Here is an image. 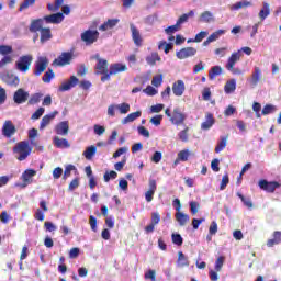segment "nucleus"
<instances>
[{
  "label": "nucleus",
  "instance_id": "38",
  "mask_svg": "<svg viewBox=\"0 0 281 281\" xmlns=\"http://www.w3.org/2000/svg\"><path fill=\"white\" fill-rule=\"evenodd\" d=\"M225 93H234L236 91V79L228 80L224 86Z\"/></svg>",
  "mask_w": 281,
  "mask_h": 281
},
{
  "label": "nucleus",
  "instance_id": "17",
  "mask_svg": "<svg viewBox=\"0 0 281 281\" xmlns=\"http://www.w3.org/2000/svg\"><path fill=\"white\" fill-rule=\"evenodd\" d=\"M78 82H79L78 77L71 76L68 81L63 82L59 86L58 91H60L61 93L65 91H70V89H74V87H76Z\"/></svg>",
  "mask_w": 281,
  "mask_h": 281
},
{
  "label": "nucleus",
  "instance_id": "29",
  "mask_svg": "<svg viewBox=\"0 0 281 281\" xmlns=\"http://www.w3.org/2000/svg\"><path fill=\"white\" fill-rule=\"evenodd\" d=\"M146 63L149 64L151 67H155L157 63H161V57L159 56V53L154 52L150 55L146 57Z\"/></svg>",
  "mask_w": 281,
  "mask_h": 281
},
{
  "label": "nucleus",
  "instance_id": "34",
  "mask_svg": "<svg viewBox=\"0 0 281 281\" xmlns=\"http://www.w3.org/2000/svg\"><path fill=\"white\" fill-rule=\"evenodd\" d=\"M177 267H190V261L188 257L183 254V251L178 252Z\"/></svg>",
  "mask_w": 281,
  "mask_h": 281
},
{
  "label": "nucleus",
  "instance_id": "13",
  "mask_svg": "<svg viewBox=\"0 0 281 281\" xmlns=\"http://www.w3.org/2000/svg\"><path fill=\"white\" fill-rule=\"evenodd\" d=\"M43 19H44V22H46V24L58 25L60 24L61 21H65V15L58 12V13H53L50 15H46Z\"/></svg>",
  "mask_w": 281,
  "mask_h": 281
},
{
  "label": "nucleus",
  "instance_id": "14",
  "mask_svg": "<svg viewBox=\"0 0 281 281\" xmlns=\"http://www.w3.org/2000/svg\"><path fill=\"white\" fill-rule=\"evenodd\" d=\"M16 134V126H14V123L12 121H5L3 126H2V135L10 139L12 135Z\"/></svg>",
  "mask_w": 281,
  "mask_h": 281
},
{
  "label": "nucleus",
  "instance_id": "57",
  "mask_svg": "<svg viewBox=\"0 0 281 281\" xmlns=\"http://www.w3.org/2000/svg\"><path fill=\"white\" fill-rule=\"evenodd\" d=\"M145 280L157 281V272L155 270H148L145 276Z\"/></svg>",
  "mask_w": 281,
  "mask_h": 281
},
{
  "label": "nucleus",
  "instance_id": "40",
  "mask_svg": "<svg viewBox=\"0 0 281 281\" xmlns=\"http://www.w3.org/2000/svg\"><path fill=\"white\" fill-rule=\"evenodd\" d=\"M190 16H194V11H189L188 13L182 14L177 20L176 23L181 27V25H183V23H188V20L190 19Z\"/></svg>",
  "mask_w": 281,
  "mask_h": 281
},
{
  "label": "nucleus",
  "instance_id": "51",
  "mask_svg": "<svg viewBox=\"0 0 281 281\" xmlns=\"http://www.w3.org/2000/svg\"><path fill=\"white\" fill-rule=\"evenodd\" d=\"M41 98H43V93H35L30 98L27 104L30 105L38 104V102H41Z\"/></svg>",
  "mask_w": 281,
  "mask_h": 281
},
{
  "label": "nucleus",
  "instance_id": "43",
  "mask_svg": "<svg viewBox=\"0 0 281 281\" xmlns=\"http://www.w3.org/2000/svg\"><path fill=\"white\" fill-rule=\"evenodd\" d=\"M173 47L172 43H167L166 41L160 42L158 45V49H164L165 54H169Z\"/></svg>",
  "mask_w": 281,
  "mask_h": 281
},
{
  "label": "nucleus",
  "instance_id": "20",
  "mask_svg": "<svg viewBox=\"0 0 281 281\" xmlns=\"http://www.w3.org/2000/svg\"><path fill=\"white\" fill-rule=\"evenodd\" d=\"M155 192H157V181L155 179L149 180V190L145 193V200L147 203L153 201V196H155Z\"/></svg>",
  "mask_w": 281,
  "mask_h": 281
},
{
  "label": "nucleus",
  "instance_id": "24",
  "mask_svg": "<svg viewBox=\"0 0 281 281\" xmlns=\"http://www.w3.org/2000/svg\"><path fill=\"white\" fill-rule=\"evenodd\" d=\"M120 23V19H109L103 24L99 26L100 32H108V30H113Z\"/></svg>",
  "mask_w": 281,
  "mask_h": 281
},
{
  "label": "nucleus",
  "instance_id": "64",
  "mask_svg": "<svg viewBox=\"0 0 281 281\" xmlns=\"http://www.w3.org/2000/svg\"><path fill=\"white\" fill-rule=\"evenodd\" d=\"M160 221H161V215L159 213H157V212L151 213V222L150 223L153 225H159Z\"/></svg>",
  "mask_w": 281,
  "mask_h": 281
},
{
  "label": "nucleus",
  "instance_id": "16",
  "mask_svg": "<svg viewBox=\"0 0 281 281\" xmlns=\"http://www.w3.org/2000/svg\"><path fill=\"white\" fill-rule=\"evenodd\" d=\"M130 30L132 32V40L136 47H142L144 38H142V34L139 33V30H137V26H135V24H130Z\"/></svg>",
  "mask_w": 281,
  "mask_h": 281
},
{
  "label": "nucleus",
  "instance_id": "42",
  "mask_svg": "<svg viewBox=\"0 0 281 281\" xmlns=\"http://www.w3.org/2000/svg\"><path fill=\"white\" fill-rule=\"evenodd\" d=\"M36 175V170L34 169H27L22 173V179L24 181V183H27V181H30L32 179V177H35Z\"/></svg>",
  "mask_w": 281,
  "mask_h": 281
},
{
  "label": "nucleus",
  "instance_id": "59",
  "mask_svg": "<svg viewBox=\"0 0 281 281\" xmlns=\"http://www.w3.org/2000/svg\"><path fill=\"white\" fill-rule=\"evenodd\" d=\"M188 131H190V127H186L179 132L178 137L181 142H188Z\"/></svg>",
  "mask_w": 281,
  "mask_h": 281
},
{
  "label": "nucleus",
  "instance_id": "23",
  "mask_svg": "<svg viewBox=\"0 0 281 281\" xmlns=\"http://www.w3.org/2000/svg\"><path fill=\"white\" fill-rule=\"evenodd\" d=\"M216 120L214 119V114L206 113L205 121L201 123L202 131H210L212 126H214Z\"/></svg>",
  "mask_w": 281,
  "mask_h": 281
},
{
  "label": "nucleus",
  "instance_id": "25",
  "mask_svg": "<svg viewBox=\"0 0 281 281\" xmlns=\"http://www.w3.org/2000/svg\"><path fill=\"white\" fill-rule=\"evenodd\" d=\"M55 132L57 135H68L69 134V123L67 121H63L58 123L55 127Z\"/></svg>",
  "mask_w": 281,
  "mask_h": 281
},
{
  "label": "nucleus",
  "instance_id": "49",
  "mask_svg": "<svg viewBox=\"0 0 281 281\" xmlns=\"http://www.w3.org/2000/svg\"><path fill=\"white\" fill-rule=\"evenodd\" d=\"M171 240L173 245H177L178 247H181L183 245V237H181V234H172Z\"/></svg>",
  "mask_w": 281,
  "mask_h": 281
},
{
  "label": "nucleus",
  "instance_id": "30",
  "mask_svg": "<svg viewBox=\"0 0 281 281\" xmlns=\"http://www.w3.org/2000/svg\"><path fill=\"white\" fill-rule=\"evenodd\" d=\"M280 243H281V232L280 231H276L273 233V238L272 239H268L267 247H276V245H280Z\"/></svg>",
  "mask_w": 281,
  "mask_h": 281
},
{
  "label": "nucleus",
  "instance_id": "52",
  "mask_svg": "<svg viewBox=\"0 0 281 281\" xmlns=\"http://www.w3.org/2000/svg\"><path fill=\"white\" fill-rule=\"evenodd\" d=\"M161 82H164V75L154 76L151 79L153 87H161Z\"/></svg>",
  "mask_w": 281,
  "mask_h": 281
},
{
  "label": "nucleus",
  "instance_id": "21",
  "mask_svg": "<svg viewBox=\"0 0 281 281\" xmlns=\"http://www.w3.org/2000/svg\"><path fill=\"white\" fill-rule=\"evenodd\" d=\"M261 78L262 70L260 69V67L256 66L250 78V87H258V82H260Z\"/></svg>",
  "mask_w": 281,
  "mask_h": 281
},
{
  "label": "nucleus",
  "instance_id": "36",
  "mask_svg": "<svg viewBox=\"0 0 281 281\" xmlns=\"http://www.w3.org/2000/svg\"><path fill=\"white\" fill-rule=\"evenodd\" d=\"M221 74H223V68L221 66H213L209 70V80H214V78H216V76H221Z\"/></svg>",
  "mask_w": 281,
  "mask_h": 281
},
{
  "label": "nucleus",
  "instance_id": "55",
  "mask_svg": "<svg viewBox=\"0 0 281 281\" xmlns=\"http://www.w3.org/2000/svg\"><path fill=\"white\" fill-rule=\"evenodd\" d=\"M7 85H10V87H18L20 80L19 77L16 76H11L8 77V79L5 80Z\"/></svg>",
  "mask_w": 281,
  "mask_h": 281
},
{
  "label": "nucleus",
  "instance_id": "62",
  "mask_svg": "<svg viewBox=\"0 0 281 281\" xmlns=\"http://www.w3.org/2000/svg\"><path fill=\"white\" fill-rule=\"evenodd\" d=\"M76 170V166L67 165L64 171V179L71 177V171Z\"/></svg>",
  "mask_w": 281,
  "mask_h": 281
},
{
  "label": "nucleus",
  "instance_id": "35",
  "mask_svg": "<svg viewBox=\"0 0 281 281\" xmlns=\"http://www.w3.org/2000/svg\"><path fill=\"white\" fill-rule=\"evenodd\" d=\"M138 117H142V111H136L133 113H130L125 119L122 120V124H128L131 122H135Z\"/></svg>",
  "mask_w": 281,
  "mask_h": 281
},
{
  "label": "nucleus",
  "instance_id": "31",
  "mask_svg": "<svg viewBox=\"0 0 281 281\" xmlns=\"http://www.w3.org/2000/svg\"><path fill=\"white\" fill-rule=\"evenodd\" d=\"M262 9L259 11V19L260 21H265L269 14H271V8L268 2L262 3Z\"/></svg>",
  "mask_w": 281,
  "mask_h": 281
},
{
  "label": "nucleus",
  "instance_id": "10",
  "mask_svg": "<svg viewBox=\"0 0 281 281\" xmlns=\"http://www.w3.org/2000/svg\"><path fill=\"white\" fill-rule=\"evenodd\" d=\"M49 65V59L47 57H40L35 61V68L33 70L34 76H41V74L45 72Z\"/></svg>",
  "mask_w": 281,
  "mask_h": 281
},
{
  "label": "nucleus",
  "instance_id": "50",
  "mask_svg": "<svg viewBox=\"0 0 281 281\" xmlns=\"http://www.w3.org/2000/svg\"><path fill=\"white\" fill-rule=\"evenodd\" d=\"M103 179L105 181V183H109V181H111V179H117V172L116 171H105V173L103 175Z\"/></svg>",
  "mask_w": 281,
  "mask_h": 281
},
{
  "label": "nucleus",
  "instance_id": "44",
  "mask_svg": "<svg viewBox=\"0 0 281 281\" xmlns=\"http://www.w3.org/2000/svg\"><path fill=\"white\" fill-rule=\"evenodd\" d=\"M36 3V0H24L20 7H19V12H23V10H27V8H32Z\"/></svg>",
  "mask_w": 281,
  "mask_h": 281
},
{
  "label": "nucleus",
  "instance_id": "22",
  "mask_svg": "<svg viewBox=\"0 0 281 281\" xmlns=\"http://www.w3.org/2000/svg\"><path fill=\"white\" fill-rule=\"evenodd\" d=\"M43 22H45L44 18L32 20L29 26L30 32H32L33 34H36V32H41L44 29Z\"/></svg>",
  "mask_w": 281,
  "mask_h": 281
},
{
  "label": "nucleus",
  "instance_id": "61",
  "mask_svg": "<svg viewBox=\"0 0 281 281\" xmlns=\"http://www.w3.org/2000/svg\"><path fill=\"white\" fill-rule=\"evenodd\" d=\"M225 263V257L221 256L217 258V260L215 261V271H221V269H223V265Z\"/></svg>",
  "mask_w": 281,
  "mask_h": 281
},
{
  "label": "nucleus",
  "instance_id": "6",
  "mask_svg": "<svg viewBox=\"0 0 281 281\" xmlns=\"http://www.w3.org/2000/svg\"><path fill=\"white\" fill-rule=\"evenodd\" d=\"M32 60H34L32 55L21 56L19 60L15 61V69L22 74H27V71H30V67L32 66Z\"/></svg>",
  "mask_w": 281,
  "mask_h": 281
},
{
  "label": "nucleus",
  "instance_id": "7",
  "mask_svg": "<svg viewBox=\"0 0 281 281\" xmlns=\"http://www.w3.org/2000/svg\"><path fill=\"white\" fill-rule=\"evenodd\" d=\"M98 38H100V32L98 30H86L81 33V41L86 45L98 43Z\"/></svg>",
  "mask_w": 281,
  "mask_h": 281
},
{
  "label": "nucleus",
  "instance_id": "47",
  "mask_svg": "<svg viewBox=\"0 0 281 281\" xmlns=\"http://www.w3.org/2000/svg\"><path fill=\"white\" fill-rule=\"evenodd\" d=\"M190 150L184 149V150H180L178 153V161H188V159L190 158Z\"/></svg>",
  "mask_w": 281,
  "mask_h": 281
},
{
  "label": "nucleus",
  "instance_id": "58",
  "mask_svg": "<svg viewBox=\"0 0 281 281\" xmlns=\"http://www.w3.org/2000/svg\"><path fill=\"white\" fill-rule=\"evenodd\" d=\"M89 224H90L92 232H98V218H95V216L90 215Z\"/></svg>",
  "mask_w": 281,
  "mask_h": 281
},
{
  "label": "nucleus",
  "instance_id": "15",
  "mask_svg": "<svg viewBox=\"0 0 281 281\" xmlns=\"http://www.w3.org/2000/svg\"><path fill=\"white\" fill-rule=\"evenodd\" d=\"M27 98H30V93L23 90V88L18 89L13 95L15 104H24V102H27Z\"/></svg>",
  "mask_w": 281,
  "mask_h": 281
},
{
  "label": "nucleus",
  "instance_id": "60",
  "mask_svg": "<svg viewBox=\"0 0 281 281\" xmlns=\"http://www.w3.org/2000/svg\"><path fill=\"white\" fill-rule=\"evenodd\" d=\"M276 111V105L267 104L263 106L261 113L262 115H269L270 113H273Z\"/></svg>",
  "mask_w": 281,
  "mask_h": 281
},
{
  "label": "nucleus",
  "instance_id": "26",
  "mask_svg": "<svg viewBox=\"0 0 281 281\" xmlns=\"http://www.w3.org/2000/svg\"><path fill=\"white\" fill-rule=\"evenodd\" d=\"M176 221L180 225V227H186V225H188V223H190V215H188L183 212H177Z\"/></svg>",
  "mask_w": 281,
  "mask_h": 281
},
{
  "label": "nucleus",
  "instance_id": "3",
  "mask_svg": "<svg viewBox=\"0 0 281 281\" xmlns=\"http://www.w3.org/2000/svg\"><path fill=\"white\" fill-rule=\"evenodd\" d=\"M124 71H128V67H126V65L122 63L111 64L109 72L101 77V82H106L111 80V76H117V74H123Z\"/></svg>",
  "mask_w": 281,
  "mask_h": 281
},
{
  "label": "nucleus",
  "instance_id": "18",
  "mask_svg": "<svg viewBox=\"0 0 281 281\" xmlns=\"http://www.w3.org/2000/svg\"><path fill=\"white\" fill-rule=\"evenodd\" d=\"M57 115H58V111H54L49 114L44 115L40 123V131H44L45 128H47V126H49V124H52V121L56 120Z\"/></svg>",
  "mask_w": 281,
  "mask_h": 281
},
{
  "label": "nucleus",
  "instance_id": "12",
  "mask_svg": "<svg viewBox=\"0 0 281 281\" xmlns=\"http://www.w3.org/2000/svg\"><path fill=\"white\" fill-rule=\"evenodd\" d=\"M169 121L171 122V124H175L176 126H179V125L183 124V122H186V114H183L181 112V109L176 108L173 110L172 117L169 119Z\"/></svg>",
  "mask_w": 281,
  "mask_h": 281
},
{
  "label": "nucleus",
  "instance_id": "5",
  "mask_svg": "<svg viewBox=\"0 0 281 281\" xmlns=\"http://www.w3.org/2000/svg\"><path fill=\"white\" fill-rule=\"evenodd\" d=\"M93 58L97 60L94 66L95 76H106V74H109V61L106 59H102L100 54H95Z\"/></svg>",
  "mask_w": 281,
  "mask_h": 281
},
{
  "label": "nucleus",
  "instance_id": "32",
  "mask_svg": "<svg viewBox=\"0 0 281 281\" xmlns=\"http://www.w3.org/2000/svg\"><path fill=\"white\" fill-rule=\"evenodd\" d=\"M252 3L249 2L248 0H241L239 2H236L235 4L231 5L232 11L236 10H243V8H251Z\"/></svg>",
  "mask_w": 281,
  "mask_h": 281
},
{
  "label": "nucleus",
  "instance_id": "2",
  "mask_svg": "<svg viewBox=\"0 0 281 281\" xmlns=\"http://www.w3.org/2000/svg\"><path fill=\"white\" fill-rule=\"evenodd\" d=\"M240 50L232 53L231 57L228 58L225 68L227 69V71H231V74H233L234 76H240V74H243V70H240V68H235L236 67V63H238V60H240Z\"/></svg>",
  "mask_w": 281,
  "mask_h": 281
},
{
  "label": "nucleus",
  "instance_id": "27",
  "mask_svg": "<svg viewBox=\"0 0 281 281\" xmlns=\"http://www.w3.org/2000/svg\"><path fill=\"white\" fill-rule=\"evenodd\" d=\"M52 29L44 27L40 31V42L41 43H47V41H52Z\"/></svg>",
  "mask_w": 281,
  "mask_h": 281
},
{
  "label": "nucleus",
  "instance_id": "33",
  "mask_svg": "<svg viewBox=\"0 0 281 281\" xmlns=\"http://www.w3.org/2000/svg\"><path fill=\"white\" fill-rule=\"evenodd\" d=\"M95 153H98V147H95L94 145H91L87 147L86 150L83 151V157L88 159V161H90V159H93V157L95 156Z\"/></svg>",
  "mask_w": 281,
  "mask_h": 281
},
{
  "label": "nucleus",
  "instance_id": "63",
  "mask_svg": "<svg viewBox=\"0 0 281 281\" xmlns=\"http://www.w3.org/2000/svg\"><path fill=\"white\" fill-rule=\"evenodd\" d=\"M45 113V108L37 109L31 116V120H41V116Z\"/></svg>",
  "mask_w": 281,
  "mask_h": 281
},
{
  "label": "nucleus",
  "instance_id": "8",
  "mask_svg": "<svg viewBox=\"0 0 281 281\" xmlns=\"http://www.w3.org/2000/svg\"><path fill=\"white\" fill-rule=\"evenodd\" d=\"M74 60V52H64L56 59H54V67H66V65H71Z\"/></svg>",
  "mask_w": 281,
  "mask_h": 281
},
{
  "label": "nucleus",
  "instance_id": "19",
  "mask_svg": "<svg viewBox=\"0 0 281 281\" xmlns=\"http://www.w3.org/2000/svg\"><path fill=\"white\" fill-rule=\"evenodd\" d=\"M172 92L177 98H181V95L186 93V82H183V80L175 81L172 85Z\"/></svg>",
  "mask_w": 281,
  "mask_h": 281
},
{
  "label": "nucleus",
  "instance_id": "48",
  "mask_svg": "<svg viewBox=\"0 0 281 281\" xmlns=\"http://www.w3.org/2000/svg\"><path fill=\"white\" fill-rule=\"evenodd\" d=\"M116 109L120 111L121 115H126L128 111H131V104L128 103H121L116 105Z\"/></svg>",
  "mask_w": 281,
  "mask_h": 281
},
{
  "label": "nucleus",
  "instance_id": "45",
  "mask_svg": "<svg viewBox=\"0 0 281 281\" xmlns=\"http://www.w3.org/2000/svg\"><path fill=\"white\" fill-rule=\"evenodd\" d=\"M237 196L238 199H240V201L244 203L246 207H249V209L254 207V203L251 202V199L245 198V195H243V193L240 192H237Z\"/></svg>",
  "mask_w": 281,
  "mask_h": 281
},
{
  "label": "nucleus",
  "instance_id": "53",
  "mask_svg": "<svg viewBox=\"0 0 281 281\" xmlns=\"http://www.w3.org/2000/svg\"><path fill=\"white\" fill-rule=\"evenodd\" d=\"M79 187H80V178H75L69 183L68 190H69V192H74V190H76Z\"/></svg>",
  "mask_w": 281,
  "mask_h": 281
},
{
  "label": "nucleus",
  "instance_id": "39",
  "mask_svg": "<svg viewBox=\"0 0 281 281\" xmlns=\"http://www.w3.org/2000/svg\"><path fill=\"white\" fill-rule=\"evenodd\" d=\"M53 78H56V74H54L53 69L48 68V70L42 77V80L46 85H49V82H52Z\"/></svg>",
  "mask_w": 281,
  "mask_h": 281
},
{
  "label": "nucleus",
  "instance_id": "9",
  "mask_svg": "<svg viewBox=\"0 0 281 281\" xmlns=\"http://www.w3.org/2000/svg\"><path fill=\"white\" fill-rule=\"evenodd\" d=\"M258 186L260 190L273 194L278 188H281V183L278 181H267L265 179L259 180Z\"/></svg>",
  "mask_w": 281,
  "mask_h": 281
},
{
  "label": "nucleus",
  "instance_id": "41",
  "mask_svg": "<svg viewBox=\"0 0 281 281\" xmlns=\"http://www.w3.org/2000/svg\"><path fill=\"white\" fill-rule=\"evenodd\" d=\"M200 21H202V23H211V21H214V15L210 11H204L200 15Z\"/></svg>",
  "mask_w": 281,
  "mask_h": 281
},
{
  "label": "nucleus",
  "instance_id": "37",
  "mask_svg": "<svg viewBox=\"0 0 281 281\" xmlns=\"http://www.w3.org/2000/svg\"><path fill=\"white\" fill-rule=\"evenodd\" d=\"M228 138H229V136H222L221 137V140L215 146V153H221V151L225 150V148L227 147V139Z\"/></svg>",
  "mask_w": 281,
  "mask_h": 281
},
{
  "label": "nucleus",
  "instance_id": "4",
  "mask_svg": "<svg viewBox=\"0 0 281 281\" xmlns=\"http://www.w3.org/2000/svg\"><path fill=\"white\" fill-rule=\"evenodd\" d=\"M1 66L11 65L14 63V58H16V54H14V48L11 45H1Z\"/></svg>",
  "mask_w": 281,
  "mask_h": 281
},
{
  "label": "nucleus",
  "instance_id": "1",
  "mask_svg": "<svg viewBox=\"0 0 281 281\" xmlns=\"http://www.w3.org/2000/svg\"><path fill=\"white\" fill-rule=\"evenodd\" d=\"M13 153L19 155V161H25L26 157H30V154L32 153V147H30V143L27 140H22L15 145Z\"/></svg>",
  "mask_w": 281,
  "mask_h": 281
},
{
  "label": "nucleus",
  "instance_id": "28",
  "mask_svg": "<svg viewBox=\"0 0 281 281\" xmlns=\"http://www.w3.org/2000/svg\"><path fill=\"white\" fill-rule=\"evenodd\" d=\"M53 144L56 146V148H70L71 144H69V140L67 138H60L58 136H55L53 138Z\"/></svg>",
  "mask_w": 281,
  "mask_h": 281
},
{
  "label": "nucleus",
  "instance_id": "11",
  "mask_svg": "<svg viewBox=\"0 0 281 281\" xmlns=\"http://www.w3.org/2000/svg\"><path fill=\"white\" fill-rule=\"evenodd\" d=\"M176 56L179 60H186V58H192V56H196V48L194 47H184L176 53Z\"/></svg>",
  "mask_w": 281,
  "mask_h": 281
},
{
  "label": "nucleus",
  "instance_id": "56",
  "mask_svg": "<svg viewBox=\"0 0 281 281\" xmlns=\"http://www.w3.org/2000/svg\"><path fill=\"white\" fill-rule=\"evenodd\" d=\"M189 205H190L192 216H195V214L199 213V207H201V205L199 204V202H194V201L190 202Z\"/></svg>",
  "mask_w": 281,
  "mask_h": 281
},
{
  "label": "nucleus",
  "instance_id": "54",
  "mask_svg": "<svg viewBox=\"0 0 281 281\" xmlns=\"http://www.w3.org/2000/svg\"><path fill=\"white\" fill-rule=\"evenodd\" d=\"M179 30H181V26L176 22L175 25H171L165 29V32L166 34L170 35V34H175V32H179Z\"/></svg>",
  "mask_w": 281,
  "mask_h": 281
},
{
  "label": "nucleus",
  "instance_id": "46",
  "mask_svg": "<svg viewBox=\"0 0 281 281\" xmlns=\"http://www.w3.org/2000/svg\"><path fill=\"white\" fill-rule=\"evenodd\" d=\"M225 34V30H217L213 32L207 38L211 43H214V41H218V37L223 36Z\"/></svg>",
  "mask_w": 281,
  "mask_h": 281
}]
</instances>
